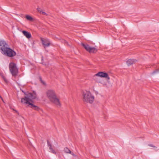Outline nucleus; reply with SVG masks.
Segmentation results:
<instances>
[{
	"instance_id": "14",
	"label": "nucleus",
	"mask_w": 159,
	"mask_h": 159,
	"mask_svg": "<svg viewBox=\"0 0 159 159\" xmlns=\"http://www.w3.org/2000/svg\"><path fill=\"white\" fill-rule=\"evenodd\" d=\"M137 61L134 59H129L126 62L128 66H129L135 63Z\"/></svg>"
},
{
	"instance_id": "3",
	"label": "nucleus",
	"mask_w": 159,
	"mask_h": 159,
	"mask_svg": "<svg viewBox=\"0 0 159 159\" xmlns=\"http://www.w3.org/2000/svg\"><path fill=\"white\" fill-rule=\"evenodd\" d=\"M82 96L84 102L91 104L94 101V97L89 91L85 90L83 91Z\"/></svg>"
},
{
	"instance_id": "9",
	"label": "nucleus",
	"mask_w": 159,
	"mask_h": 159,
	"mask_svg": "<svg viewBox=\"0 0 159 159\" xmlns=\"http://www.w3.org/2000/svg\"><path fill=\"white\" fill-rule=\"evenodd\" d=\"M41 40L44 46L45 47H48L50 46L51 43L49 39H43L41 38Z\"/></svg>"
},
{
	"instance_id": "8",
	"label": "nucleus",
	"mask_w": 159,
	"mask_h": 159,
	"mask_svg": "<svg viewBox=\"0 0 159 159\" xmlns=\"http://www.w3.org/2000/svg\"><path fill=\"white\" fill-rule=\"evenodd\" d=\"M96 76L102 78H106L108 80L110 79V77L108 74L107 73L103 72H99L95 74L93 77L94 78V79Z\"/></svg>"
},
{
	"instance_id": "19",
	"label": "nucleus",
	"mask_w": 159,
	"mask_h": 159,
	"mask_svg": "<svg viewBox=\"0 0 159 159\" xmlns=\"http://www.w3.org/2000/svg\"><path fill=\"white\" fill-rule=\"evenodd\" d=\"M41 13H42L43 15H47V14L45 12L43 11Z\"/></svg>"
},
{
	"instance_id": "6",
	"label": "nucleus",
	"mask_w": 159,
	"mask_h": 159,
	"mask_svg": "<svg viewBox=\"0 0 159 159\" xmlns=\"http://www.w3.org/2000/svg\"><path fill=\"white\" fill-rule=\"evenodd\" d=\"M2 54L9 57H12L16 55V52L9 47Z\"/></svg>"
},
{
	"instance_id": "20",
	"label": "nucleus",
	"mask_w": 159,
	"mask_h": 159,
	"mask_svg": "<svg viewBox=\"0 0 159 159\" xmlns=\"http://www.w3.org/2000/svg\"><path fill=\"white\" fill-rule=\"evenodd\" d=\"M157 72H159V70H156L155 71H154L153 72V73H152V74H154L156 73Z\"/></svg>"
},
{
	"instance_id": "12",
	"label": "nucleus",
	"mask_w": 159,
	"mask_h": 159,
	"mask_svg": "<svg viewBox=\"0 0 159 159\" xmlns=\"http://www.w3.org/2000/svg\"><path fill=\"white\" fill-rule=\"evenodd\" d=\"M48 145L50 150V152L53 154H56V153L55 151L52 148L51 144L48 141H47Z\"/></svg>"
},
{
	"instance_id": "16",
	"label": "nucleus",
	"mask_w": 159,
	"mask_h": 159,
	"mask_svg": "<svg viewBox=\"0 0 159 159\" xmlns=\"http://www.w3.org/2000/svg\"><path fill=\"white\" fill-rule=\"evenodd\" d=\"M148 145L149 146L153 147V149L155 151H157L158 150L157 148L152 144H149Z\"/></svg>"
},
{
	"instance_id": "4",
	"label": "nucleus",
	"mask_w": 159,
	"mask_h": 159,
	"mask_svg": "<svg viewBox=\"0 0 159 159\" xmlns=\"http://www.w3.org/2000/svg\"><path fill=\"white\" fill-rule=\"evenodd\" d=\"M9 69L12 75L16 76L18 72V69L15 63L13 62H10L9 64Z\"/></svg>"
},
{
	"instance_id": "21",
	"label": "nucleus",
	"mask_w": 159,
	"mask_h": 159,
	"mask_svg": "<svg viewBox=\"0 0 159 159\" xmlns=\"http://www.w3.org/2000/svg\"><path fill=\"white\" fill-rule=\"evenodd\" d=\"M40 80L41 81V82L44 85L45 84V83L40 78Z\"/></svg>"
},
{
	"instance_id": "11",
	"label": "nucleus",
	"mask_w": 159,
	"mask_h": 159,
	"mask_svg": "<svg viewBox=\"0 0 159 159\" xmlns=\"http://www.w3.org/2000/svg\"><path fill=\"white\" fill-rule=\"evenodd\" d=\"M97 82L101 84L104 87L106 88H109L110 87V85L108 84V82L107 81H98Z\"/></svg>"
},
{
	"instance_id": "17",
	"label": "nucleus",
	"mask_w": 159,
	"mask_h": 159,
	"mask_svg": "<svg viewBox=\"0 0 159 159\" xmlns=\"http://www.w3.org/2000/svg\"><path fill=\"white\" fill-rule=\"evenodd\" d=\"M1 76L2 77V78H3V80H4L5 82L6 83H8V80L7 79V78H6V77L3 76V75H1Z\"/></svg>"
},
{
	"instance_id": "7",
	"label": "nucleus",
	"mask_w": 159,
	"mask_h": 159,
	"mask_svg": "<svg viewBox=\"0 0 159 159\" xmlns=\"http://www.w3.org/2000/svg\"><path fill=\"white\" fill-rule=\"evenodd\" d=\"M9 47L8 44L4 40H0V51L2 54Z\"/></svg>"
},
{
	"instance_id": "13",
	"label": "nucleus",
	"mask_w": 159,
	"mask_h": 159,
	"mask_svg": "<svg viewBox=\"0 0 159 159\" xmlns=\"http://www.w3.org/2000/svg\"><path fill=\"white\" fill-rule=\"evenodd\" d=\"M22 33L27 38L30 39L31 37V35L30 33L26 31H23Z\"/></svg>"
},
{
	"instance_id": "10",
	"label": "nucleus",
	"mask_w": 159,
	"mask_h": 159,
	"mask_svg": "<svg viewBox=\"0 0 159 159\" xmlns=\"http://www.w3.org/2000/svg\"><path fill=\"white\" fill-rule=\"evenodd\" d=\"M64 152L66 153H70L73 157H76V156L73 152H71L68 148L66 147L64 148Z\"/></svg>"
},
{
	"instance_id": "2",
	"label": "nucleus",
	"mask_w": 159,
	"mask_h": 159,
	"mask_svg": "<svg viewBox=\"0 0 159 159\" xmlns=\"http://www.w3.org/2000/svg\"><path fill=\"white\" fill-rule=\"evenodd\" d=\"M46 97L49 100L53 103L57 107H60L61 106V103L59 99L57 96L55 91L52 89L47 91L45 93Z\"/></svg>"
},
{
	"instance_id": "1",
	"label": "nucleus",
	"mask_w": 159,
	"mask_h": 159,
	"mask_svg": "<svg viewBox=\"0 0 159 159\" xmlns=\"http://www.w3.org/2000/svg\"><path fill=\"white\" fill-rule=\"evenodd\" d=\"M25 96L24 98L21 99V102L24 104H28V106L31 108L38 109L39 107L32 103L33 99L37 98V95L35 92L33 91L32 93H25Z\"/></svg>"
},
{
	"instance_id": "18",
	"label": "nucleus",
	"mask_w": 159,
	"mask_h": 159,
	"mask_svg": "<svg viewBox=\"0 0 159 159\" xmlns=\"http://www.w3.org/2000/svg\"><path fill=\"white\" fill-rule=\"evenodd\" d=\"M38 11L40 13H41L43 11V10L39 7H38L37 9Z\"/></svg>"
},
{
	"instance_id": "15",
	"label": "nucleus",
	"mask_w": 159,
	"mask_h": 159,
	"mask_svg": "<svg viewBox=\"0 0 159 159\" xmlns=\"http://www.w3.org/2000/svg\"><path fill=\"white\" fill-rule=\"evenodd\" d=\"M25 18L28 20L30 21H32L33 20V18L29 15H26L25 16Z\"/></svg>"
},
{
	"instance_id": "5",
	"label": "nucleus",
	"mask_w": 159,
	"mask_h": 159,
	"mask_svg": "<svg viewBox=\"0 0 159 159\" xmlns=\"http://www.w3.org/2000/svg\"><path fill=\"white\" fill-rule=\"evenodd\" d=\"M81 44L86 51L90 53H95L98 51L97 48L93 47H91L87 44L82 43Z\"/></svg>"
}]
</instances>
